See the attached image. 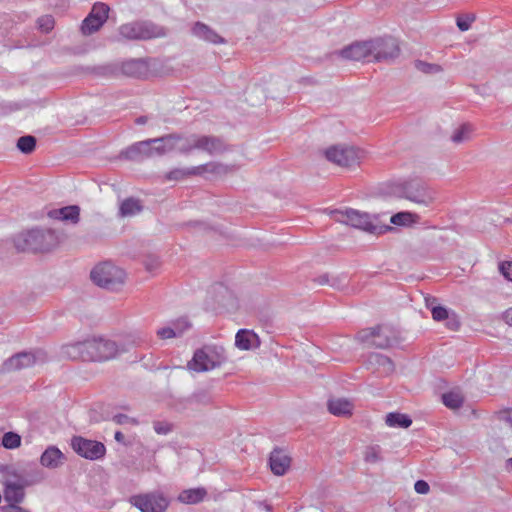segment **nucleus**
<instances>
[{"mask_svg":"<svg viewBox=\"0 0 512 512\" xmlns=\"http://www.w3.org/2000/svg\"><path fill=\"white\" fill-rule=\"evenodd\" d=\"M58 244V237L52 230L31 229L19 233L14 245L21 252H46Z\"/></svg>","mask_w":512,"mask_h":512,"instance_id":"obj_1","label":"nucleus"},{"mask_svg":"<svg viewBox=\"0 0 512 512\" xmlns=\"http://www.w3.org/2000/svg\"><path fill=\"white\" fill-rule=\"evenodd\" d=\"M91 279L99 287L115 291L125 283L126 273L111 262H103L91 271Z\"/></svg>","mask_w":512,"mask_h":512,"instance_id":"obj_2","label":"nucleus"},{"mask_svg":"<svg viewBox=\"0 0 512 512\" xmlns=\"http://www.w3.org/2000/svg\"><path fill=\"white\" fill-rule=\"evenodd\" d=\"M226 359L225 350L222 347L205 346L195 351L187 366L195 372H206L220 367Z\"/></svg>","mask_w":512,"mask_h":512,"instance_id":"obj_3","label":"nucleus"},{"mask_svg":"<svg viewBox=\"0 0 512 512\" xmlns=\"http://www.w3.org/2000/svg\"><path fill=\"white\" fill-rule=\"evenodd\" d=\"M47 361L48 355L42 349L22 351L5 360L1 366V371L5 373L16 372L32 368L36 365H42Z\"/></svg>","mask_w":512,"mask_h":512,"instance_id":"obj_4","label":"nucleus"},{"mask_svg":"<svg viewBox=\"0 0 512 512\" xmlns=\"http://www.w3.org/2000/svg\"><path fill=\"white\" fill-rule=\"evenodd\" d=\"M335 215L337 221L354 228L373 234L383 231V228L376 223L377 217L366 212L349 208L344 211H337Z\"/></svg>","mask_w":512,"mask_h":512,"instance_id":"obj_5","label":"nucleus"},{"mask_svg":"<svg viewBox=\"0 0 512 512\" xmlns=\"http://www.w3.org/2000/svg\"><path fill=\"white\" fill-rule=\"evenodd\" d=\"M119 34L127 40H147L163 37L166 31L152 22H133L120 26Z\"/></svg>","mask_w":512,"mask_h":512,"instance_id":"obj_6","label":"nucleus"},{"mask_svg":"<svg viewBox=\"0 0 512 512\" xmlns=\"http://www.w3.org/2000/svg\"><path fill=\"white\" fill-rule=\"evenodd\" d=\"M401 191L403 198L426 207L434 203L437 198L436 191L419 179L404 182Z\"/></svg>","mask_w":512,"mask_h":512,"instance_id":"obj_7","label":"nucleus"},{"mask_svg":"<svg viewBox=\"0 0 512 512\" xmlns=\"http://www.w3.org/2000/svg\"><path fill=\"white\" fill-rule=\"evenodd\" d=\"M328 161L345 168L358 166L364 157L363 151L353 146L335 145L325 151Z\"/></svg>","mask_w":512,"mask_h":512,"instance_id":"obj_8","label":"nucleus"},{"mask_svg":"<svg viewBox=\"0 0 512 512\" xmlns=\"http://www.w3.org/2000/svg\"><path fill=\"white\" fill-rule=\"evenodd\" d=\"M86 346L89 361H106L120 353L118 342L109 339H91Z\"/></svg>","mask_w":512,"mask_h":512,"instance_id":"obj_9","label":"nucleus"},{"mask_svg":"<svg viewBox=\"0 0 512 512\" xmlns=\"http://www.w3.org/2000/svg\"><path fill=\"white\" fill-rule=\"evenodd\" d=\"M399 53L400 48L395 38L387 36L372 39L373 61L381 62L393 60L398 57Z\"/></svg>","mask_w":512,"mask_h":512,"instance_id":"obj_10","label":"nucleus"},{"mask_svg":"<svg viewBox=\"0 0 512 512\" xmlns=\"http://www.w3.org/2000/svg\"><path fill=\"white\" fill-rule=\"evenodd\" d=\"M73 450L83 458L98 460L105 456V445L96 440H90L81 436H74L71 440Z\"/></svg>","mask_w":512,"mask_h":512,"instance_id":"obj_11","label":"nucleus"},{"mask_svg":"<svg viewBox=\"0 0 512 512\" xmlns=\"http://www.w3.org/2000/svg\"><path fill=\"white\" fill-rule=\"evenodd\" d=\"M129 502L141 512H164L168 506L166 498L159 493L134 495L129 498Z\"/></svg>","mask_w":512,"mask_h":512,"instance_id":"obj_12","label":"nucleus"},{"mask_svg":"<svg viewBox=\"0 0 512 512\" xmlns=\"http://www.w3.org/2000/svg\"><path fill=\"white\" fill-rule=\"evenodd\" d=\"M109 7L105 3H95L83 20L81 25V31L84 35H91L98 31L108 19Z\"/></svg>","mask_w":512,"mask_h":512,"instance_id":"obj_13","label":"nucleus"},{"mask_svg":"<svg viewBox=\"0 0 512 512\" xmlns=\"http://www.w3.org/2000/svg\"><path fill=\"white\" fill-rule=\"evenodd\" d=\"M155 66V60L130 59L122 63L121 71L129 77L148 78L154 74Z\"/></svg>","mask_w":512,"mask_h":512,"instance_id":"obj_14","label":"nucleus"},{"mask_svg":"<svg viewBox=\"0 0 512 512\" xmlns=\"http://www.w3.org/2000/svg\"><path fill=\"white\" fill-rule=\"evenodd\" d=\"M391 331L388 327L377 326L359 333V338L371 346L385 349L391 346Z\"/></svg>","mask_w":512,"mask_h":512,"instance_id":"obj_15","label":"nucleus"},{"mask_svg":"<svg viewBox=\"0 0 512 512\" xmlns=\"http://www.w3.org/2000/svg\"><path fill=\"white\" fill-rule=\"evenodd\" d=\"M341 57L353 61H373L372 58V39L367 41L355 42L342 49L339 53Z\"/></svg>","mask_w":512,"mask_h":512,"instance_id":"obj_16","label":"nucleus"},{"mask_svg":"<svg viewBox=\"0 0 512 512\" xmlns=\"http://www.w3.org/2000/svg\"><path fill=\"white\" fill-rule=\"evenodd\" d=\"M149 336L143 330H133L121 336L118 345L120 352H126L131 348L141 347L148 343Z\"/></svg>","mask_w":512,"mask_h":512,"instance_id":"obj_17","label":"nucleus"},{"mask_svg":"<svg viewBox=\"0 0 512 512\" xmlns=\"http://www.w3.org/2000/svg\"><path fill=\"white\" fill-rule=\"evenodd\" d=\"M194 37L211 44H224L225 39L220 36L212 27L203 22H195L191 28Z\"/></svg>","mask_w":512,"mask_h":512,"instance_id":"obj_18","label":"nucleus"},{"mask_svg":"<svg viewBox=\"0 0 512 512\" xmlns=\"http://www.w3.org/2000/svg\"><path fill=\"white\" fill-rule=\"evenodd\" d=\"M270 468L277 476L284 475L291 465V458L283 449H274L270 454Z\"/></svg>","mask_w":512,"mask_h":512,"instance_id":"obj_19","label":"nucleus"},{"mask_svg":"<svg viewBox=\"0 0 512 512\" xmlns=\"http://www.w3.org/2000/svg\"><path fill=\"white\" fill-rule=\"evenodd\" d=\"M196 150L207 152L210 155L221 154L226 151L223 141L214 136L197 135Z\"/></svg>","mask_w":512,"mask_h":512,"instance_id":"obj_20","label":"nucleus"},{"mask_svg":"<svg viewBox=\"0 0 512 512\" xmlns=\"http://www.w3.org/2000/svg\"><path fill=\"white\" fill-rule=\"evenodd\" d=\"M23 480H7L4 489V499L9 504H15L22 502L25 496Z\"/></svg>","mask_w":512,"mask_h":512,"instance_id":"obj_21","label":"nucleus"},{"mask_svg":"<svg viewBox=\"0 0 512 512\" xmlns=\"http://www.w3.org/2000/svg\"><path fill=\"white\" fill-rule=\"evenodd\" d=\"M86 345H88V340L63 345L61 347V355L68 359H82L89 361L88 349Z\"/></svg>","mask_w":512,"mask_h":512,"instance_id":"obj_22","label":"nucleus"},{"mask_svg":"<svg viewBox=\"0 0 512 512\" xmlns=\"http://www.w3.org/2000/svg\"><path fill=\"white\" fill-rule=\"evenodd\" d=\"M328 410L338 417H350L353 413V403L345 398H331L327 402Z\"/></svg>","mask_w":512,"mask_h":512,"instance_id":"obj_23","label":"nucleus"},{"mask_svg":"<svg viewBox=\"0 0 512 512\" xmlns=\"http://www.w3.org/2000/svg\"><path fill=\"white\" fill-rule=\"evenodd\" d=\"M149 144H150V141L148 139V140H144V141H139V142L131 145L130 147H128L125 150V152H124L125 157L127 159L134 160V161L142 160L144 158H151L152 150H151Z\"/></svg>","mask_w":512,"mask_h":512,"instance_id":"obj_24","label":"nucleus"},{"mask_svg":"<svg viewBox=\"0 0 512 512\" xmlns=\"http://www.w3.org/2000/svg\"><path fill=\"white\" fill-rule=\"evenodd\" d=\"M52 219L70 221L73 224L79 222L80 208L77 205L66 206L60 209H53L48 212Z\"/></svg>","mask_w":512,"mask_h":512,"instance_id":"obj_25","label":"nucleus"},{"mask_svg":"<svg viewBox=\"0 0 512 512\" xmlns=\"http://www.w3.org/2000/svg\"><path fill=\"white\" fill-rule=\"evenodd\" d=\"M199 168L198 176L204 175L205 173L213 174L216 176H225L238 169L235 164L227 165L220 162H210L207 164L197 166Z\"/></svg>","mask_w":512,"mask_h":512,"instance_id":"obj_26","label":"nucleus"},{"mask_svg":"<svg viewBox=\"0 0 512 512\" xmlns=\"http://www.w3.org/2000/svg\"><path fill=\"white\" fill-rule=\"evenodd\" d=\"M260 344L257 334L250 330L241 329L235 336V345L241 350H250Z\"/></svg>","mask_w":512,"mask_h":512,"instance_id":"obj_27","label":"nucleus"},{"mask_svg":"<svg viewBox=\"0 0 512 512\" xmlns=\"http://www.w3.org/2000/svg\"><path fill=\"white\" fill-rule=\"evenodd\" d=\"M65 457L63 453L55 446L48 447L41 455L40 462L47 468H57L63 464Z\"/></svg>","mask_w":512,"mask_h":512,"instance_id":"obj_28","label":"nucleus"},{"mask_svg":"<svg viewBox=\"0 0 512 512\" xmlns=\"http://www.w3.org/2000/svg\"><path fill=\"white\" fill-rule=\"evenodd\" d=\"M143 210L141 201L134 197L124 199L119 205L118 215L121 218L133 217Z\"/></svg>","mask_w":512,"mask_h":512,"instance_id":"obj_29","label":"nucleus"},{"mask_svg":"<svg viewBox=\"0 0 512 512\" xmlns=\"http://www.w3.org/2000/svg\"><path fill=\"white\" fill-rule=\"evenodd\" d=\"M431 313L432 318L435 321L447 320L446 326L451 330H457L460 326V322L457 320L456 315L454 313L450 315L449 311L443 306L431 307Z\"/></svg>","mask_w":512,"mask_h":512,"instance_id":"obj_30","label":"nucleus"},{"mask_svg":"<svg viewBox=\"0 0 512 512\" xmlns=\"http://www.w3.org/2000/svg\"><path fill=\"white\" fill-rule=\"evenodd\" d=\"M475 129L470 123H463L456 127L451 135L450 140L455 145H460L472 139Z\"/></svg>","mask_w":512,"mask_h":512,"instance_id":"obj_31","label":"nucleus"},{"mask_svg":"<svg viewBox=\"0 0 512 512\" xmlns=\"http://www.w3.org/2000/svg\"><path fill=\"white\" fill-rule=\"evenodd\" d=\"M206 496L207 490L203 487H198L183 490L179 494L178 500L184 504H198L202 502Z\"/></svg>","mask_w":512,"mask_h":512,"instance_id":"obj_32","label":"nucleus"},{"mask_svg":"<svg viewBox=\"0 0 512 512\" xmlns=\"http://www.w3.org/2000/svg\"><path fill=\"white\" fill-rule=\"evenodd\" d=\"M176 151L182 154H189L193 150H196L197 135H182L176 134Z\"/></svg>","mask_w":512,"mask_h":512,"instance_id":"obj_33","label":"nucleus"},{"mask_svg":"<svg viewBox=\"0 0 512 512\" xmlns=\"http://www.w3.org/2000/svg\"><path fill=\"white\" fill-rule=\"evenodd\" d=\"M199 168L197 166L189 168H174L164 174L165 181H181L192 176H198Z\"/></svg>","mask_w":512,"mask_h":512,"instance_id":"obj_34","label":"nucleus"},{"mask_svg":"<svg viewBox=\"0 0 512 512\" xmlns=\"http://www.w3.org/2000/svg\"><path fill=\"white\" fill-rule=\"evenodd\" d=\"M369 361L372 365H376L381 374L389 375L394 371V364L390 358L383 354H371Z\"/></svg>","mask_w":512,"mask_h":512,"instance_id":"obj_35","label":"nucleus"},{"mask_svg":"<svg viewBox=\"0 0 512 512\" xmlns=\"http://www.w3.org/2000/svg\"><path fill=\"white\" fill-rule=\"evenodd\" d=\"M419 221V216L409 211L398 212L391 216L390 223L397 226H409Z\"/></svg>","mask_w":512,"mask_h":512,"instance_id":"obj_36","label":"nucleus"},{"mask_svg":"<svg viewBox=\"0 0 512 512\" xmlns=\"http://www.w3.org/2000/svg\"><path fill=\"white\" fill-rule=\"evenodd\" d=\"M385 423L389 427L408 428L412 424V420L405 414L391 412L386 415Z\"/></svg>","mask_w":512,"mask_h":512,"instance_id":"obj_37","label":"nucleus"},{"mask_svg":"<svg viewBox=\"0 0 512 512\" xmlns=\"http://www.w3.org/2000/svg\"><path fill=\"white\" fill-rule=\"evenodd\" d=\"M443 404L450 409H458L462 406L464 397L460 390H451L442 395Z\"/></svg>","mask_w":512,"mask_h":512,"instance_id":"obj_38","label":"nucleus"},{"mask_svg":"<svg viewBox=\"0 0 512 512\" xmlns=\"http://www.w3.org/2000/svg\"><path fill=\"white\" fill-rule=\"evenodd\" d=\"M364 461L370 464H376L383 460L382 448L379 445H369L363 453Z\"/></svg>","mask_w":512,"mask_h":512,"instance_id":"obj_39","label":"nucleus"},{"mask_svg":"<svg viewBox=\"0 0 512 512\" xmlns=\"http://www.w3.org/2000/svg\"><path fill=\"white\" fill-rule=\"evenodd\" d=\"M187 329H189V325L185 323L184 328H179V325H176V328L171 327H163L157 330V336L160 339H171L175 337L181 336Z\"/></svg>","mask_w":512,"mask_h":512,"instance_id":"obj_40","label":"nucleus"},{"mask_svg":"<svg viewBox=\"0 0 512 512\" xmlns=\"http://www.w3.org/2000/svg\"><path fill=\"white\" fill-rule=\"evenodd\" d=\"M36 138L32 135L21 136L17 140V148L24 154H30L35 150Z\"/></svg>","mask_w":512,"mask_h":512,"instance_id":"obj_41","label":"nucleus"},{"mask_svg":"<svg viewBox=\"0 0 512 512\" xmlns=\"http://www.w3.org/2000/svg\"><path fill=\"white\" fill-rule=\"evenodd\" d=\"M415 68L424 74H438L443 71L439 64L428 63L422 60H417L414 63Z\"/></svg>","mask_w":512,"mask_h":512,"instance_id":"obj_42","label":"nucleus"},{"mask_svg":"<svg viewBox=\"0 0 512 512\" xmlns=\"http://www.w3.org/2000/svg\"><path fill=\"white\" fill-rule=\"evenodd\" d=\"M176 140V133H172L159 137L157 143L162 145V149H164L163 154H167L176 151Z\"/></svg>","mask_w":512,"mask_h":512,"instance_id":"obj_43","label":"nucleus"},{"mask_svg":"<svg viewBox=\"0 0 512 512\" xmlns=\"http://www.w3.org/2000/svg\"><path fill=\"white\" fill-rule=\"evenodd\" d=\"M2 445L6 449H15L21 445V436L15 432H6L2 437Z\"/></svg>","mask_w":512,"mask_h":512,"instance_id":"obj_44","label":"nucleus"},{"mask_svg":"<svg viewBox=\"0 0 512 512\" xmlns=\"http://www.w3.org/2000/svg\"><path fill=\"white\" fill-rule=\"evenodd\" d=\"M173 428V424L168 421L157 420L153 422V429L159 435H167L173 431Z\"/></svg>","mask_w":512,"mask_h":512,"instance_id":"obj_45","label":"nucleus"},{"mask_svg":"<svg viewBox=\"0 0 512 512\" xmlns=\"http://www.w3.org/2000/svg\"><path fill=\"white\" fill-rule=\"evenodd\" d=\"M38 27L42 32L48 33L54 28V18L51 15H44L37 21Z\"/></svg>","mask_w":512,"mask_h":512,"instance_id":"obj_46","label":"nucleus"},{"mask_svg":"<svg viewBox=\"0 0 512 512\" xmlns=\"http://www.w3.org/2000/svg\"><path fill=\"white\" fill-rule=\"evenodd\" d=\"M144 266H145L146 270L149 272L157 271L161 266L159 257H157L155 255H148L144 259Z\"/></svg>","mask_w":512,"mask_h":512,"instance_id":"obj_47","label":"nucleus"},{"mask_svg":"<svg viewBox=\"0 0 512 512\" xmlns=\"http://www.w3.org/2000/svg\"><path fill=\"white\" fill-rule=\"evenodd\" d=\"M475 21L474 15H464L457 18L456 24L459 30L467 31L470 29L471 24Z\"/></svg>","mask_w":512,"mask_h":512,"instance_id":"obj_48","label":"nucleus"},{"mask_svg":"<svg viewBox=\"0 0 512 512\" xmlns=\"http://www.w3.org/2000/svg\"><path fill=\"white\" fill-rule=\"evenodd\" d=\"M113 421L118 424V425H132V426H136L139 424L138 420L136 418H133V417H129L128 415H125V414H116L113 416Z\"/></svg>","mask_w":512,"mask_h":512,"instance_id":"obj_49","label":"nucleus"},{"mask_svg":"<svg viewBox=\"0 0 512 512\" xmlns=\"http://www.w3.org/2000/svg\"><path fill=\"white\" fill-rule=\"evenodd\" d=\"M150 141V148H151V152H152V157L154 156H162L164 155L163 154V150L162 149V145L160 143H157V141H159V137L158 138H153V139H149Z\"/></svg>","mask_w":512,"mask_h":512,"instance_id":"obj_50","label":"nucleus"},{"mask_svg":"<svg viewBox=\"0 0 512 512\" xmlns=\"http://www.w3.org/2000/svg\"><path fill=\"white\" fill-rule=\"evenodd\" d=\"M499 270L506 279L512 281V262L501 263Z\"/></svg>","mask_w":512,"mask_h":512,"instance_id":"obj_51","label":"nucleus"},{"mask_svg":"<svg viewBox=\"0 0 512 512\" xmlns=\"http://www.w3.org/2000/svg\"><path fill=\"white\" fill-rule=\"evenodd\" d=\"M414 489L419 494H427L429 492L430 487L426 481L418 480L414 485Z\"/></svg>","mask_w":512,"mask_h":512,"instance_id":"obj_52","label":"nucleus"},{"mask_svg":"<svg viewBox=\"0 0 512 512\" xmlns=\"http://www.w3.org/2000/svg\"><path fill=\"white\" fill-rule=\"evenodd\" d=\"M0 512H29V511L18 506V505L9 504L7 506L1 507Z\"/></svg>","mask_w":512,"mask_h":512,"instance_id":"obj_53","label":"nucleus"},{"mask_svg":"<svg viewBox=\"0 0 512 512\" xmlns=\"http://www.w3.org/2000/svg\"><path fill=\"white\" fill-rule=\"evenodd\" d=\"M503 319L508 325L512 326V308L508 309L504 313Z\"/></svg>","mask_w":512,"mask_h":512,"instance_id":"obj_54","label":"nucleus"},{"mask_svg":"<svg viewBox=\"0 0 512 512\" xmlns=\"http://www.w3.org/2000/svg\"><path fill=\"white\" fill-rule=\"evenodd\" d=\"M185 323L187 325H189V327L191 326L190 323L186 319H179L176 322H173L172 327L176 328V325H179V328H184Z\"/></svg>","mask_w":512,"mask_h":512,"instance_id":"obj_55","label":"nucleus"},{"mask_svg":"<svg viewBox=\"0 0 512 512\" xmlns=\"http://www.w3.org/2000/svg\"><path fill=\"white\" fill-rule=\"evenodd\" d=\"M505 421L512 427V409L505 413Z\"/></svg>","mask_w":512,"mask_h":512,"instance_id":"obj_56","label":"nucleus"},{"mask_svg":"<svg viewBox=\"0 0 512 512\" xmlns=\"http://www.w3.org/2000/svg\"><path fill=\"white\" fill-rule=\"evenodd\" d=\"M114 438H115V440H116L117 442H123V441H124L125 436H124V434H123L121 431H116V432H115V436H114Z\"/></svg>","mask_w":512,"mask_h":512,"instance_id":"obj_57","label":"nucleus"},{"mask_svg":"<svg viewBox=\"0 0 512 512\" xmlns=\"http://www.w3.org/2000/svg\"><path fill=\"white\" fill-rule=\"evenodd\" d=\"M318 282L319 284L321 285H324V284H328L329 282V279H328V275H322L318 278Z\"/></svg>","mask_w":512,"mask_h":512,"instance_id":"obj_58","label":"nucleus"},{"mask_svg":"<svg viewBox=\"0 0 512 512\" xmlns=\"http://www.w3.org/2000/svg\"><path fill=\"white\" fill-rule=\"evenodd\" d=\"M146 122H147V118L145 116H141L136 119V123L139 125L145 124Z\"/></svg>","mask_w":512,"mask_h":512,"instance_id":"obj_59","label":"nucleus"},{"mask_svg":"<svg viewBox=\"0 0 512 512\" xmlns=\"http://www.w3.org/2000/svg\"><path fill=\"white\" fill-rule=\"evenodd\" d=\"M507 467H508L509 470L512 471V458L507 460Z\"/></svg>","mask_w":512,"mask_h":512,"instance_id":"obj_60","label":"nucleus"}]
</instances>
